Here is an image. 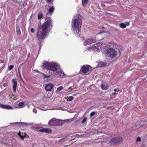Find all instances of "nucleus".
Instances as JSON below:
<instances>
[{"instance_id":"09e8293b","label":"nucleus","mask_w":147,"mask_h":147,"mask_svg":"<svg viewBox=\"0 0 147 147\" xmlns=\"http://www.w3.org/2000/svg\"><path fill=\"white\" fill-rule=\"evenodd\" d=\"M144 122H146V121H144Z\"/></svg>"},{"instance_id":"f8f14e48","label":"nucleus","mask_w":147,"mask_h":147,"mask_svg":"<svg viewBox=\"0 0 147 147\" xmlns=\"http://www.w3.org/2000/svg\"><path fill=\"white\" fill-rule=\"evenodd\" d=\"M13 83V89L14 92H16V91L17 86V82L16 79H13L12 80Z\"/></svg>"},{"instance_id":"f704fd0d","label":"nucleus","mask_w":147,"mask_h":147,"mask_svg":"<svg viewBox=\"0 0 147 147\" xmlns=\"http://www.w3.org/2000/svg\"><path fill=\"white\" fill-rule=\"evenodd\" d=\"M141 140V138L139 137H138L136 139V141L137 142H140Z\"/></svg>"},{"instance_id":"a18cd8bd","label":"nucleus","mask_w":147,"mask_h":147,"mask_svg":"<svg viewBox=\"0 0 147 147\" xmlns=\"http://www.w3.org/2000/svg\"><path fill=\"white\" fill-rule=\"evenodd\" d=\"M117 94V93H112V94H114V95H115V94Z\"/></svg>"},{"instance_id":"2f4dec72","label":"nucleus","mask_w":147,"mask_h":147,"mask_svg":"<svg viewBox=\"0 0 147 147\" xmlns=\"http://www.w3.org/2000/svg\"><path fill=\"white\" fill-rule=\"evenodd\" d=\"M72 86L69 87L68 88V91H71L74 89L72 88Z\"/></svg>"},{"instance_id":"a878e982","label":"nucleus","mask_w":147,"mask_h":147,"mask_svg":"<svg viewBox=\"0 0 147 147\" xmlns=\"http://www.w3.org/2000/svg\"><path fill=\"white\" fill-rule=\"evenodd\" d=\"M88 1V0H82V3L83 5L84 6L85 5L87 4Z\"/></svg>"},{"instance_id":"20e7f679","label":"nucleus","mask_w":147,"mask_h":147,"mask_svg":"<svg viewBox=\"0 0 147 147\" xmlns=\"http://www.w3.org/2000/svg\"><path fill=\"white\" fill-rule=\"evenodd\" d=\"M48 124L52 126H57L62 125V122L54 118L51 119L49 121Z\"/></svg>"},{"instance_id":"a19ab883","label":"nucleus","mask_w":147,"mask_h":147,"mask_svg":"<svg viewBox=\"0 0 147 147\" xmlns=\"http://www.w3.org/2000/svg\"><path fill=\"white\" fill-rule=\"evenodd\" d=\"M60 109L61 110H63V111L65 110V109L63 108V107H61L60 108Z\"/></svg>"},{"instance_id":"e433bc0d","label":"nucleus","mask_w":147,"mask_h":147,"mask_svg":"<svg viewBox=\"0 0 147 147\" xmlns=\"http://www.w3.org/2000/svg\"><path fill=\"white\" fill-rule=\"evenodd\" d=\"M24 135H25L24 136V138H28L29 137V136L28 135H27V134L26 133H25V134H23Z\"/></svg>"},{"instance_id":"b1692460","label":"nucleus","mask_w":147,"mask_h":147,"mask_svg":"<svg viewBox=\"0 0 147 147\" xmlns=\"http://www.w3.org/2000/svg\"><path fill=\"white\" fill-rule=\"evenodd\" d=\"M74 98L72 96H70L68 97V98L67 100V101L68 102L71 101L73 100Z\"/></svg>"},{"instance_id":"37998d69","label":"nucleus","mask_w":147,"mask_h":147,"mask_svg":"<svg viewBox=\"0 0 147 147\" xmlns=\"http://www.w3.org/2000/svg\"><path fill=\"white\" fill-rule=\"evenodd\" d=\"M80 94L79 93V92H78L76 94H73V95L74 96H76V95H77L78 94Z\"/></svg>"},{"instance_id":"f3484780","label":"nucleus","mask_w":147,"mask_h":147,"mask_svg":"<svg viewBox=\"0 0 147 147\" xmlns=\"http://www.w3.org/2000/svg\"><path fill=\"white\" fill-rule=\"evenodd\" d=\"M101 88L103 90H107L108 89V86L107 84H102L100 86Z\"/></svg>"},{"instance_id":"5701e85b","label":"nucleus","mask_w":147,"mask_h":147,"mask_svg":"<svg viewBox=\"0 0 147 147\" xmlns=\"http://www.w3.org/2000/svg\"><path fill=\"white\" fill-rule=\"evenodd\" d=\"M54 8L53 7H50L48 10L49 13H51L53 12L54 11Z\"/></svg>"},{"instance_id":"f03ea898","label":"nucleus","mask_w":147,"mask_h":147,"mask_svg":"<svg viewBox=\"0 0 147 147\" xmlns=\"http://www.w3.org/2000/svg\"><path fill=\"white\" fill-rule=\"evenodd\" d=\"M76 18L72 21V30L74 34L77 36H79L80 28L82 24V16L79 14L76 15Z\"/></svg>"},{"instance_id":"423d86ee","label":"nucleus","mask_w":147,"mask_h":147,"mask_svg":"<svg viewBox=\"0 0 147 147\" xmlns=\"http://www.w3.org/2000/svg\"><path fill=\"white\" fill-rule=\"evenodd\" d=\"M117 52L112 48L109 49L107 50V54L109 57L112 58L117 54Z\"/></svg>"},{"instance_id":"c85d7f7f","label":"nucleus","mask_w":147,"mask_h":147,"mask_svg":"<svg viewBox=\"0 0 147 147\" xmlns=\"http://www.w3.org/2000/svg\"><path fill=\"white\" fill-rule=\"evenodd\" d=\"M14 67L13 65H10L8 67V69L9 70H11Z\"/></svg>"},{"instance_id":"393cba45","label":"nucleus","mask_w":147,"mask_h":147,"mask_svg":"<svg viewBox=\"0 0 147 147\" xmlns=\"http://www.w3.org/2000/svg\"><path fill=\"white\" fill-rule=\"evenodd\" d=\"M63 88L62 86H60L58 87L56 90V92H59L61 90H63Z\"/></svg>"},{"instance_id":"4c0bfd02","label":"nucleus","mask_w":147,"mask_h":147,"mask_svg":"<svg viewBox=\"0 0 147 147\" xmlns=\"http://www.w3.org/2000/svg\"><path fill=\"white\" fill-rule=\"evenodd\" d=\"M115 91H119V89L118 88H115L114 89Z\"/></svg>"},{"instance_id":"4468645a","label":"nucleus","mask_w":147,"mask_h":147,"mask_svg":"<svg viewBox=\"0 0 147 147\" xmlns=\"http://www.w3.org/2000/svg\"><path fill=\"white\" fill-rule=\"evenodd\" d=\"M0 107L5 109H13L12 107L10 106L9 105H4L1 104H0Z\"/></svg>"},{"instance_id":"a211bd4d","label":"nucleus","mask_w":147,"mask_h":147,"mask_svg":"<svg viewBox=\"0 0 147 147\" xmlns=\"http://www.w3.org/2000/svg\"><path fill=\"white\" fill-rule=\"evenodd\" d=\"M40 125L39 124H35L32 126V128L34 130H37L38 129V127Z\"/></svg>"},{"instance_id":"de8ad7c7","label":"nucleus","mask_w":147,"mask_h":147,"mask_svg":"<svg viewBox=\"0 0 147 147\" xmlns=\"http://www.w3.org/2000/svg\"><path fill=\"white\" fill-rule=\"evenodd\" d=\"M147 124H145V125H143V126H144V125H146Z\"/></svg>"},{"instance_id":"bb28decb","label":"nucleus","mask_w":147,"mask_h":147,"mask_svg":"<svg viewBox=\"0 0 147 147\" xmlns=\"http://www.w3.org/2000/svg\"><path fill=\"white\" fill-rule=\"evenodd\" d=\"M87 120V117H85L82 120V123L83 124L85 123L86 121Z\"/></svg>"},{"instance_id":"0eeeda50","label":"nucleus","mask_w":147,"mask_h":147,"mask_svg":"<svg viewBox=\"0 0 147 147\" xmlns=\"http://www.w3.org/2000/svg\"><path fill=\"white\" fill-rule=\"evenodd\" d=\"M51 75L56 77L64 78L65 74L63 71H60L51 73Z\"/></svg>"},{"instance_id":"4be33fe9","label":"nucleus","mask_w":147,"mask_h":147,"mask_svg":"<svg viewBox=\"0 0 147 147\" xmlns=\"http://www.w3.org/2000/svg\"><path fill=\"white\" fill-rule=\"evenodd\" d=\"M43 15L42 13H39L38 15V19H41L43 17Z\"/></svg>"},{"instance_id":"c03bdc74","label":"nucleus","mask_w":147,"mask_h":147,"mask_svg":"<svg viewBox=\"0 0 147 147\" xmlns=\"http://www.w3.org/2000/svg\"><path fill=\"white\" fill-rule=\"evenodd\" d=\"M0 62L1 63H3L4 62V61L3 60H1L0 61Z\"/></svg>"},{"instance_id":"473e14b6","label":"nucleus","mask_w":147,"mask_h":147,"mask_svg":"<svg viewBox=\"0 0 147 147\" xmlns=\"http://www.w3.org/2000/svg\"><path fill=\"white\" fill-rule=\"evenodd\" d=\"M50 76L44 74V77L45 78H48L50 77Z\"/></svg>"},{"instance_id":"7ed1b4c3","label":"nucleus","mask_w":147,"mask_h":147,"mask_svg":"<svg viewBox=\"0 0 147 147\" xmlns=\"http://www.w3.org/2000/svg\"><path fill=\"white\" fill-rule=\"evenodd\" d=\"M43 66L47 69L50 70L53 72L56 71L59 67L58 63L51 62L45 63L43 64Z\"/></svg>"},{"instance_id":"ddd939ff","label":"nucleus","mask_w":147,"mask_h":147,"mask_svg":"<svg viewBox=\"0 0 147 147\" xmlns=\"http://www.w3.org/2000/svg\"><path fill=\"white\" fill-rule=\"evenodd\" d=\"M39 131L41 132H46L50 133L52 132V131L51 129L44 128L39 130Z\"/></svg>"},{"instance_id":"79ce46f5","label":"nucleus","mask_w":147,"mask_h":147,"mask_svg":"<svg viewBox=\"0 0 147 147\" xmlns=\"http://www.w3.org/2000/svg\"><path fill=\"white\" fill-rule=\"evenodd\" d=\"M12 1L15 2H16V3H18V1L17 0H13Z\"/></svg>"},{"instance_id":"c9c22d12","label":"nucleus","mask_w":147,"mask_h":147,"mask_svg":"<svg viewBox=\"0 0 147 147\" xmlns=\"http://www.w3.org/2000/svg\"><path fill=\"white\" fill-rule=\"evenodd\" d=\"M30 31L32 33H34L35 31V30L33 28H31L30 29Z\"/></svg>"},{"instance_id":"72a5a7b5","label":"nucleus","mask_w":147,"mask_h":147,"mask_svg":"<svg viewBox=\"0 0 147 147\" xmlns=\"http://www.w3.org/2000/svg\"><path fill=\"white\" fill-rule=\"evenodd\" d=\"M60 141L61 142H65L66 141V139L65 138H63L60 140Z\"/></svg>"},{"instance_id":"9d476101","label":"nucleus","mask_w":147,"mask_h":147,"mask_svg":"<svg viewBox=\"0 0 147 147\" xmlns=\"http://www.w3.org/2000/svg\"><path fill=\"white\" fill-rule=\"evenodd\" d=\"M88 49L90 50H92L94 51H96L98 52L99 51V46H98L97 44H94V45L88 48Z\"/></svg>"},{"instance_id":"aec40b11","label":"nucleus","mask_w":147,"mask_h":147,"mask_svg":"<svg viewBox=\"0 0 147 147\" xmlns=\"http://www.w3.org/2000/svg\"><path fill=\"white\" fill-rule=\"evenodd\" d=\"M21 123L22 124L23 126H28L29 125H34V123H24L21 122Z\"/></svg>"},{"instance_id":"58836bf2","label":"nucleus","mask_w":147,"mask_h":147,"mask_svg":"<svg viewBox=\"0 0 147 147\" xmlns=\"http://www.w3.org/2000/svg\"><path fill=\"white\" fill-rule=\"evenodd\" d=\"M7 85V83H4L3 84V86L4 87H6Z\"/></svg>"},{"instance_id":"9b49d317","label":"nucleus","mask_w":147,"mask_h":147,"mask_svg":"<svg viewBox=\"0 0 147 147\" xmlns=\"http://www.w3.org/2000/svg\"><path fill=\"white\" fill-rule=\"evenodd\" d=\"M54 86L53 84L49 83L46 85L45 88L46 90L47 91H51L53 88Z\"/></svg>"},{"instance_id":"2eb2a0df","label":"nucleus","mask_w":147,"mask_h":147,"mask_svg":"<svg viewBox=\"0 0 147 147\" xmlns=\"http://www.w3.org/2000/svg\"><path fill=\"white\" fill-rule=\"evenodd\" d=\"M129 22H125L124 23H121L119 24V26L122 28H125L127 26H129Z\"/></svg>"},{"instance_id":"f257e3e1","label":"nucleus","mask_w":147,"mask_h":147,"mask_svg":"<svg viewBox=\"0 0 147 147\" xmlns=\"http://www.w3.org/2000/svg\"><path fill=\"white\" fill-rule=\"evenodd\" d=\"M52 22L50 20L45 21L41 26H39L36 35L37 39L40 42H42L46 36L48 34L51 29Z\"/></svg>"},{"instance_id":"ea45409f","label":"nucleus","mask_w":147,"mask_h":147,"mask_svg":"<svg viewBox=\"0 0 147 147\" xmlns=\"http://www.w3.org/2000/svg\"><path fill=\"white\" fill-rule=\"evenodd\" d=\"M33 112L35 113H37V110L36 109H33Z\"/></svg>"},{"instance_id":"6ab92c4d","label":"nucleus","mask_w":147,"mask_h":147,"mask_svg":"<svg viewBox=\"0 0 147 147\" xmlns=\"http://www.w3.org/2000/svg\"><path fill=\"white\" fill-rule=\"evenodd\" d=\"M107 65V63L104 62H99L98 65H97V66H98V67H102L104 66H105Z\"/></svg>"},{"instance_id":"dca6fc26","label":"nucleus","mask_w":147,"mask_h":147,"mask_svg":"<svg viewBox=\"0 0 147 147\" xmlns=\"http://www.w3.org/2000/svg\"><path fill=\"white\" fill-rule=\"evenodd\" d=\"M16 32L17 33V34L18 35H21V33L20 31V26L17 24H16Z\"/></svg>"},{"instance_id":"8fccbe9b","label":"nucleus","mask_w":147,"mask_h":147,"mask_svg":"<svg viewBox=\"0 0 147 147\" xmlns=\"http://www.w3.org/2000/svg\"><path fill=\"white\" fill-rule=\"evenodd\" d=\"M8 1H9L10 0H8Z\"/></svg>"},{"instance_id":"c756f323","label":"nucleus","mask_w":147,"mask_h":147,"mask_svg":"<svg viewBox=\"0 0 147 147\" xmlns=\"http://www.w3.org/2000/svg\"><path fill=\"white\" fill-rule=\"evenodd\" d=\"M95 113V112L94 111H93L92 113H91L90 115V117H92L94 115Z\"/></svg>"},{"instance_id":"6e6552de","label":"nucleus","mask_w":147,"mask_h":147,"mask_svg":"<svg viewBox=\"0 0 147 147\" xmlns=\"http://www.w3.org/2000/svg\"><path fill=\"white\" fill-rule=\"evenodd\" d=\"M96 40L95 38H90L87 39L84 42V45L85 46H86L88 45L96 42Z\"/></svg>"},{"instance_id":"7c9ffc66","label":"nucleus","mask_w":147,"mask_h":147,"mask_svg":"<svg viewBox=\"0 0 147 147\" xmlns=\"http://www.w3.org/2000/svg\"><path fill=\"white\" fill-rule=\"evenodd\" d=\"M46 1L48 3L50 4L53 2V0H46Z\"/></svg>"},{"instance_id":"cd10ccee","label":"nucleus","mask_w":147,"mask_h":147,"mask_svg":"<svg viewBox=\"0 0 147 147\" xmlns=\"http://www.w3.org/2000/svg\"><path fill=\"white\" fill-rule=\"evenodd\" d=\"M24 102H20L18 104V105L19 107L22 106H23L24 105Z\"/></svg>"},{"instance_id":"39448f33","label":"nucleus","mask_w":147,"mask_h":147,"mask_svg":"<svg viewBox=\"0 0 147 147\" xmlns=\"http://www.w3.org/2000/svg\"><path fill=\"white\" fill-rule=\"evenodd\" d=\"M123 140V138L121 137H119L112 138L109 141L110 144L111 145L119 144Z\"/></svg>"},{"instance_id":"49530a36","label":"nucleus","mask_w":147,"mask_h":147,"mask_svg":"<svg viewBox=\"0 0 147 147\" xmlns=\"http://www.w3.org/2000/svg\"><path fill=\"white\" fill-rule=\"evenodd\" d=\"M103 32H99V33H98V34H97V35L98 34H101Z\"/></svg>"},{"instance_id":"412c9836","label":"nucleus","mask_w":147,"mask_h":147,"mask_svg":"<svg viewBox=\"0 0 147 147\" xmlns=\"http://www.w3.org/2000/svg\"><path fill=\"white\" fill-rule=\"evenodd\" d=\"M25 133H21L20 132H19V133L18 134V135L21 138L22 140H23V139L24 138V136L25 135H24L23 134H25Z\"/></svg>"},{"instance_id":"1a4fd4ad","label":"nucleus","mask_w":147,"mask_h":147,"mask_svg":"<svg viewBox=\"0 0 147 147\" xmlns=\"http://www.w3.org/2000/svg\"><path fill=\"white\" fill-rule=\"evenodd\" d=\"M80 71H82V73L85 74L89 71V67L87 65H83Z\"/></svg>"}]
</instances>
